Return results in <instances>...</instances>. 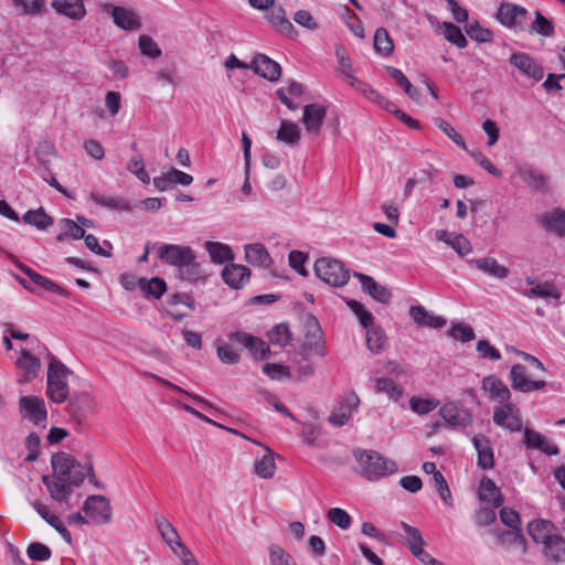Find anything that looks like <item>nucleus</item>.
Masks as SVG:
<instances>
[{
	"label": "nucleus",
	"mask_w": 565,
	"mask_h": 565,
	"mask_svg": "<svg viewBox=\"0 0 565 565\" xmlns=\"http://www.w3.org/2000/svg\"><path fill=\"white\" fill-rule=\"evenodd\" d=\"M409 317L418 326L430 328H443L446 324V319L440 316L427 311L423 306H412L409 308Z\"/></svg>",
	"instance_id": "obj_29"
},
{
	"label": "nucleus",
	"mask_w": 565,
	"mask_h": 565,
	"mask_svg": "<svg viewBox=\"0 0 565 565\" xmlns=\"http://www.w3.org/2000/svg\"><path fill=\"white\" fill-rule=\"evenodd\" d=\"M479 498L482 501L491 502L493 508H499L503 503L500 489L490 478L487 477H483L480 482Z\"/></svg>",
	"instance_id": "obj_36"
},
{
	"label": "nucleus",
	"mask_w": 565,
	"mask_h": 565,
	"mask_svg": "<svg viewBox=\"0 0 565 565\" xmlns=\"http://www.w3.org/2000/svg\"><path fill=\"white\" fill-rule=\"evenodd\" d=\"M61 226L63 232L57 235L58 241H64L66 237L73 239H81L85 237V230L71 218H62Z\"/></svg>",
	"instance_id": "obj_53"
},
{
	"label": "nucleus",
	"mask_w": 565,
	"mask_h": 565,
	"mask_svg": "<svg viewBox=\"0 0 565 565\" xmlns=\"http://www.w3.org/2000/svg\"><path fill=\"white\" fill-rule=\"evenodd\" d=\"M510 381L512 388L521 393L539 391L544 388L547 384L543 380H531L527 375L526 367L520 363L511 367Z\"/></svg>",
	"instance_id": "obj_10"
},
{
	"label": "nucleus",
	"mask_w": 565,
	"mask_h": 565,
	"mask_svg": "<svg viewBox=\"0 0 565 565\" xmlns=\"http://www.w3.org/2000/svg\"><path fill=\"white\" fill-rule=\"evenodd\" d=\"M250 277V269L244 265L230 264L222 270V278L233 289L242 288Z\"/></svg>",
	"instance_id": "obj_22"
},
{
	"label": "nucleus",
	"mask_w": 565,
	"mask_h": 565,
	"mask_svg": "<svg viewBox=\"0 0 565 565\" xmlns=\"http://www.w3.org/2000/svg\"><path fill=\"white\" fill-rule=\"evenodd\" d=\"M360 399L355 393L348 394L330 414L328 420L335 427H342L351 418L359 406Z\"/></svg>",
	"instance_id": "obj_15"
},
{
	"label": "nucleus",
	"mask_w": 565,
	"mask_h": 565,
	"mask_svg": "<svg viewBox=\"0 0 565 565\" xmlns=\"http://www.w3.org/2000/svg\"><path fill=\"white\" fill-rule=\"evenodd\" d=\"M67 399L66 412L75 426V430L81 433L89 413L96 408L97 403L87 392H75Z\"/></svg>",
	"instance_id": "obj_4"
},
{
	"label": "nucleus",
	"mask_w": 565,
	"mask_h": 565,
	"mask_svg": "<svg viewBox=\"0 0 565 565\" xmlns=\"http://www.w3.org/2000/svg\"><path fill=\"white\" fill-rule=\"evenodd\" d=\"M481 386L482 390L488 393V397L491 401L501 404L510 401L511 398V392L509 387L497 375L484 376L481 381Z\"/></svg>",
	"instance_id": "obj_19"
},
{
	"label": "nucleus",
	"mask_w": 565,
	"mask_h": 565,
	"mask_svg": "<svg viewBox=\"0 0 565 565\" xmlns=\"http://www.w3.org/2000/svg\"><path fill=\"white\" fill-rule=\"evenodd\" d=\"M19 404L23 417L28 418L34 425H42L46 422L47 412L42 398L36 396H22Z\"/></svg>",
	"instance_id": "obj_13"
},
{
	"label": "nucleus",
	"mask_w": 565,
	"mask_h": 565,
	"mask_svg": "<svg viewBox=\"0 0 565 565\" xmlns=\"http://www.w3.org/2000/svg\"><path fill=\"white\" fill-rule=\"evenodd\" d=\"M83 511L94 524H106L111 519V505L104 495H89L83 504Z\"/></svg>",
	"instance_id": "obj_7"
},
{
	"label": "nucleus",
	"mask_w": 565,
	"mask_h": 565,
	"mask_svg": "<svg viewBox=\"0 0 565 565\" xmlns=\"http://www.w3.org/2000/svg\"><path fill=\"white\" fill-rule=\"evenodd\" d=\"M327 116V108L320 104H308L303 107L302 122L309 134L318 135Z\"/></svg>",
	"instance_id": "obj_18"
},
{
	"label": "nucleus",
	"mask_w": 565,
	"mask_h": 565,
	"mask_svg": "<svg viewBox=\"0 0 565 565\" xmlns=\"http://www.w3.org/2000/svg\"><path fill=\"white\" fill-rule=\"evenodd\" d=\"M33 507L36 510V512L41 515V518L45 520L46 523L50 524L67 544H72V535L70 531L64 526L62 521L58 519V516L52 514L44 504L38 501L33 503Z\"/></svg>",
	"instance_id": "obj_32"
},
{
	"label": "nucleus",
	"mask_w": 565,
	"mask_h": 565,
	"mask_svg": "<svg viewBox=\"0 0 565 565\" xmlns=\"http://www.w3.org/2000/svg\"><path fill=\"white\" fill-rule=\"evenodd\" d=\"M530 33H536L543 36L554 35V24L546 19L539 10L535 11V19L529 26Z\"/></svg>",
	"instance_id": "obj_52"
},
{
	"label": "nucleus",
	"mask_w": 565,
	"mask_h": 565,
	"mask_svg": "<svg viewBox=\"0 0 565 565\" xmlns=\"http://www.w3.org/2000/svg\"><path fill=\"white\" fill-rule=\"evenodd\" d=\"M493 422L495 425L503 427L510 431H520L522 429V420L520 415H509L507 411L494 408Z\"/></svg>",
	"instance_id": "obj_40"
},
{
	"label": "nucleus",
	"mask_w": 565,
	"mask_h": 565,
	"mask_svg": "<svg viewBox=\"0 0 565 565\" xmlns=\"http://www.w3.org/2000/svg\"><path fill=\"white\" fill-rule=\"evenodd\" d=\"M438 413L451 428H466L472 423L471 413L455 402L444 404Z\"/></svg>",
	"instance_id": "obj_11"
},
{
	"label": "nucleus",
	"mask_w": 565,
	"mask_h": 565,
	"mask_svg": "<svg viewBox=\"0 0 565 565\" xmlns=\"http://www.w3.org/2000/svg\"><path fill=\"white\" fill-rule=\"evenodd\" d=\"M266 19L273 26H277L281 32L289 34L295 28L292 23L286 19V11L281 6H276L268 9V13L266 14Z\"/></svg>",
	"instance_id": "obj_37"
},
{
	"label": "nucleus",
	"mask_w": 565,
	"mask_h": 565,
	"mask_svg": "<svg viewBox=\"0 0 565 565\" xmlns=\"http://www.w3.org/2000/svg\"><path fill=\"white\" fill-rule=\"evenodd\" d=\"M18 15H43L47 12L45 0H12Z\"/></svg>",
	"instance_id": "obj_38"
},
{
	"label": "nucleus",
	"mask_w": 565,
	"mask_h": 565,
	"mask_svg": "<svg viewBox=\"0 0 565 565\" xmlns=\"http://www.w3.org/2000/svg\"><path fill=\"white\" fill-rule=\"evenodd\" d=\"M89 200L95 204L109 210L128 211L130 209L129 203L125 199L107 196L98 192H92L89 194Z\"/></svg>",
	"instance_id": "obj_41"
},
{
	"label": "nucleus",
	"mask_w": 565,
	"mask_h": 565,
	"mask_svg": "<svg viewBox=\"0 0 565 565\" xmlns=\"http://www.w3.org/2000/svg\"><path fill=\"white\" fill-rule=\"evenodd\" d=\"M53 476H43L42 482L46 487L53 500L67 503L72 497V487H79L86 477L96 487L100 484L95 480L93 463L87 468L73 456L64 451L56 452L51 458Z\"/></svg>",
	"instance_id": "obj_1"
},
{
	"label": "nucleus",
	"mask_w": 565,
	"mask_h": 565,
	"mask_svg": "<svg viewBox=\"0 0 565 565\" xmlns=\"http://www.w3.org/2000/svg\"><path fill=\"white\" fill-rule=\"evenodd\" d=\"M277 139L290 146L297 145L300 140V129L298 125L282 119L277 131Z\"/></svg>",
	"instance_id": "obj_43"
},
{
	"label": "nucleus",
	"mask_w": 565,
	"mask_h": 565,
	"mask_svg": "<svg viewBox=\"0 0 565 565\" xmlns=\"http://www.w3.org/2000/svg\"><path fill=\"white\" fill-rule=\"evenodd\" d=\"M497 537V543L504 548L513 546L520 547L522 552L526 551V540L521 529L492 530Z\"/></svg>",
	"instance_id": "obj_23"
},
{
	"label": "nucleus",
	"mask_w": 565,
	"mask_h": 565,
	"mask_svg": "<svg viewBox=\"0 0 565 565\" xmlns=\"http://www.w3.org/2000/svg\"><path fill=\"white\" fill-rule=\"evenodd\" d=\"M527 533L533 539V541L543 545L546 543V541H550L552 536L556 535V533H554L553 523L545 520L530 522L527 525Z\"/></svg>",
	"instance_id": "obj_34"
},
{
	"label": "nucleus",
	"mask_w": 565,
	"mask_h": 565,
	"mask_svg": "<svg viewBox=\"0 0 565 565\" xmlns=\"http://www.w3.org/2000/svg\"><path fill=\"white\" fill-rule=\"evenodd\" d=\"M353 456L360 473L369 481L380 480L397 471V465L375 450L355 449Z\"/></svg>",
	"instance_id": "obj_2"
},
{
	"label": "nucleus",
	"mask_w": 565,
	"mask_h": 565,
	"mask_svg": "<svg viewBox=\"0 0 565 565\" xmlns=\"http://www.w3.org/2000/svg\"><path fill=\"white\" fill-rule=\"evenodd\" d=\"M347 305L356 315L363 328H369L373 326V315L364 307V305L354 299L348 300Z\"/></svg>",
	"instance_id": "obj_57"
},
{
	"label": "nucleus",
	"mask_w": 565,
	"mask_h": 565,
	"mask_svg": "<svg viewBox=\"0 0 565 565\" xmlns=\"http://www.w3.org/2000/svg\"><path fill=\"white\" fill-rule=\"evenodd\" d=\"M315 273L326 284L332 287H343L350 279V271L344 265L332 258H320L315 263Z\"/></svg>",
	"instance_id": "obj_5"
},
{
	"label": "nucleus",
	"mask_w": 565,
	"mask_h": 565,
	"mask_svg": "<svg viewBox=\"0 0 565 565\" xmlns=\"http://www.w3.org/2000/svg\"><path fill=\"white\" fill-rule=\"evenodd\" d=\"M468 263L473 265L478 270L499 279H505L510 275V269L499 264V262L493 257L471 259L468 260Z\"/></svg>",
	"instance_id": "obj_24"
},
{
	"label": "nucleus",
	"mask_w": 565,
	"mask_h": 565,
	"mask_svg": "<svg viewBox=\"0 0 565 565\" xmlns=\"http://www.w3.org/2000/svg\"><path fill=\"white\" fill-rule=\"evenodd\" d=\"M524 444L529 449H539L548 456H555L559 454V449L555 444L546 443V439L540 433L531 429H524Z\"/></svg>",
	"instance_id": "obj_28"
},
{
	"label": "nucleus",
	"mask_w": 565,
	"mask_h": 565,
	"mask_svg": "<svg viewBox=\"0 0 565 565\" xmlns=\"http://www.w3.org/2000/svg\"><path fill=\"white\" fill-rule=\"evenodd\" d=\"M158 531L160 532L163 541L173 548V544L178 545L180 536L172 524L163 516H156L154 519Z\"/></svg>",
	"instance_id": "obj_49"
},
{
	"label": "nucleus",
	"mask_w": 565,
	"mask_h": 565,
	"mask_svg": "<svg viewBox=\"0 0 565 565\" xmlns=\"http://www.w3.org/2000/svg\"><path fill=\"white\" fill-rule=\"evenodd\" d=\"M374 386L377 394L384 393L393 401H398L403 395V388L387 377L375 379Z\"/></svg>",
	"instance_id": "obj_48"
},
{
	"label": "nucleus",
	"mask_w": 565,
	"mask_h": 565,
	"mask_svg": "<svg viewBox=\"0 0 565 565\" xmlns=\"http://www.w3.org/2000/svg\"><path fill=\"white\" fill-rule=\"evenodd\" d=\"M245 258L252 266L268 268L273 259L263 244H249L245 247Z\"/></svg>",
	"instance_id": "obj_30"
},
{
	"label": "nucleus",
	"mask_w": 565,
	"mask_h": 565,
	"mask_svg": "<svg viewBox=\"0 0 565 565\" xmlns=\"http://www.w3.org/2000/svg\"><path fill=\"white\" fill-rule=\"evenodd\" d=\"M269 561L270 565H297L289 553L275 544L269 547Z\"/></svg>",
	"instance_id": "obj_60"
},
{
	"label": "nucleus",
	"mask_w": 565,
	"mask_h": 565,
	"mask_svg": "<svg viewBox=\"0 0 565 565\" xmlns=\"http://www.w3.org/2000/svg\"><path fill=\"white\" fill-rule=\"evenodd\" d=\"M268 455L255 462V473L264 479H269L276 471V463L273 454L267 448Z\"/></svg>",
	"instance_id": "obj_54"
},
{
	"label": "nucleus",
	"mask_w": 565,
	"mask_h": 565,
	"mask_svg": "<svg viewBox=\"0 0 565 565\" xmlns=\"http://www.w3.org/2000/svg\"><path fill=\"white\" fill-rule=\"evenodd\" d=\"M52 8L62 15L73 20H82L86 15L83 0H53Z\"/></svg>",
	"instance_id": "obj_27"
},
{
	"label": "nucleus",
	"mask_w": 565,
	"mask_h": 565,
	"mask_svg": "<svg viewBox=\"0 0 565 565\" xmlns=\"http://www.w3.org/2000/svg\"><path fill=\"white\" fill-rule=\"evenodd\" d=\"M51 360L47 369L46 395L55 404H62L70 396L67 375L71 371L54 355L49 354Z\"/></svg>",
	"instance_id": "obj_3"
},
{
	"label": "nucleus",
	"mask_w": 565,
	"mask_h": 565,
	"mask_svg": "<svg viewBox=\"0 0 565 565\" xmlns=\"http://www.w3.org/2000/svg\"><path fill=\"white\" fill-rule=\"evenodd\" d=\"M250 68L255 74L268 79L269 82H276L281 75L280 65L265 54H256L250 62Z\"/></svg>",
	"instance_id": "obj_17"
},
{
	"label": "nucleus",
	"mask_w": 565,
	"mask_h": 565,
	"mask_svg": "<svg viewBox=\"0 0 565 565\" xmlns=\"http://www.w3.org/2000/svg\"><path fill=\"white\" fill-rule=\"evenodd\" d=\"M138 287L147 299H160L167 291V282L160 277L151 279L141 277L138 280Z\"/></svg>",
	"instance_id": "obj_33"
},
{
	"label": "nucleus",
	"mask_w": 565,
	"mask_h": 565,
	"mask_svg": "<svg viewBox=\"0 0 565 565\" xmlns=\"http://www.w3.org/2000/svg\"><path fill=\"white\" fill-rule=\"evenodd\" d=\"M523 296L526 298H554L556 300L559 299L561 295L555 289L554 285L552 282L545 281L542 284L535 285L531 289H525L523 292Z\"/></svg>",
	"instance_id": "obj_50"
},
{
	"label": "nucleus",
	"mask_w": 565,
	"mask_h": 565,
	"mask_svg": "<svg viewBox=\"0 0 565 565\" xmlns=\"http://www.w3.org/2000/svg\"><path fill=\"white\" fill-rule=\"evenodd\" d=\"M138 44H139L140 52L146 56H149L151 58H157L161 55V50L159 49L158 44L149 35H146V34L140 35Z\"/></svg>",
	"instance_id": "obj_64"
},
{
	"label": "nucleus",
	"mask_w": 565,
	"mask_h": 565,
	"mask_svg": "<svg viewBox=\"0 0 565 565\" xmlns=\"http://www.w3.org/2000/svg\"><path fill=\"white\" fill-rule=\"evenodd\" d=\"M526 17L527 10L524 7L510 2L502 3L497 13L502 25L520 31L525 30Z\"/></svg>",
	"instance_id": "obj_9"
},
{
	"label": "nucleus",
	"mask_w": 565,
	"mask_h": 565,
	"mask_svg": "<svg viewBox=\"0 0 565 565\" xmlns=\"http://www.w3.org/2000/svg\"><path fill=\"white\" fill-rule=\"evenodd\" d=\"M17 365L25 372V374L19 379V383H25L36 377L41 369L40 360L26 350L21 351V356L17 360Z\"/></svg>",
	"instance_id": "obj_31"
},
{
	"label": "nucleus",
	"mask_w": 565,
	"mask_h": 565,
	"mask_svg": "<svg viewBox=\"0 0 565 565\" xmlns=\"http://www.w3.org/2000/svg\"><path fill=\"white\" fill-rule=\"evenodd\" d=\"M516 173L531 191L540 193L550 191V178L541 170L532 166H523L516 169Z\"/></svg>",
	"instance_id": "obj_12"
},
{
	"label": "nucleus",
	"mask_w": 565,
	"mask_h": 565,
	"mask_svg": "<svg viewBox=\"0 0 565 565\" xmlns=\"http://www.w3.org/2000/svg\"><path fill=\"white\" fill-rule=\"evenodd\" d=\"M542 226L551 233L558 236H565V211L555 207L552 211L545 212L540 217Z\"/></svg>",
	"instance_id": "obj_26"
},
{
	"label": "nucleus",
	"mask_w": 565,
	"mask_h": 565,
	"mask_svg": "<svg viewBox=\"0 0 565 565\" xmlns=\"http://www.w3.org/2000/svg\"><path fill=\"white\" fill-rule=\"evenodd\" d=\"M328 520L338 525L342 530L350 527L352 518L350 514L341 508H332L327 513Z\"/></svg>",
	"instance_id": "obj_61"
},
{
	"label": "nucleus",
	"mask_w": 565,
	"mask_h": 565,
	"mask_svg": "<svg viewBox=\"0 0 565 565\" xmlns=\"http://www.w3.org/2000/svg\"><path fill=\"white\" fill-rule=\"evenodd\" d=\"M17 266L36 286H39V287H41V288H43V289H45V290H47L50 292L56 294V295H58V296H61L63 298H70L71 297V292L68 290H66L62 286L57 285L53 280H51V279L42 276L41 274L36 273L35 270H33L32 268L28 267L26 265H24L22 263H19Z\"/></svg>",
	"instance_id": "obj_20"
},
{
	"label": "nucleus",
	"mask_w": 565,
	"mask_h": 565,
	"mask_svg": "<svg viewBox=\"0 0 565 565\" xmlns=\"http://www.w3.org/2000/svg\"><path fill=\"white\" fill-rule=\"evenodd\" d=\"M34 154L38 162L50 172L51 158L56 156L54 143L47 139L41 140L34 150Z\"/></svg>",
	"instance_id": "obj_46"
},
{
	"label": "nucleus",
	"mask_w": 565,
	"mask_h": 565,
	"mask_svg": "<svg viewBox=\"0 0 565 565\" xmlns=\"http://www.w3.org/2000/svg\"><path fill=\"white\" fill-rule=\"evenodd\" d=\"M353 276L359 279L362 286V290L370 295L374 300L381 303H387L392 297L391 291L379 285L371 276L361 273H353Z\"/></svg>",
	"instance_id": "obj_21"
},
{
	"label": "nucleus",
	"mask_w": 565,
	"mask_h": 565,
	"mask_svg": "<svg viewBox=\"0 0 565 565\" xmlns=\"http://www.w3.org/2000/svg\"><path fill=\"white\" fill-rule=\"evenodd\" d=\"M386 337L381 328L369 329L366 332V345L373 353H380L385 345Z\"/></svg>",
	"instance_id": "obj_56"
},
{
	"label": "nucleus",
	"mask_w": 565,
	"mask_h": 565,
	"mask_svg": "<svg viewBox=\"0 0 565 565\" xmlns=\"http://www.w3.org/2000/svg\"><path fill=\"white\" fill-rule=\"evenodd\" d=\"M269 340L274 344L286 347L290 344L292 340V334L288 326L280 323L271 329V331L269 332Z\"/></svg>",
	"instance_id": "obj_58"
},
{
	"label": "nucleus",
	"mask_w": 565,
	"mask_h": 565,
	"mask_svg": "<svg viewBox=\"0 0 565 565\" xmlns=\"http://www.w3.org/2000/svg\"><path fill=\"white\" fill-rule=\"evenodd\" d=\"M373 46L374 50L383 56H390L393 53L394 43L385 28L381 26L376 29Z\"/></svg>",
	"instance_id": "obj_45"
},
{
	"label": "nucleus",
	"mask_w": 565,
	"mask_h": 565,
	"mask_svg": "<svg viewBox=\"0 0 565 565\" xmlns=\"http://www.w3.org/2000/svg\"><path fill=\"white\" fill-rule=\"evenodd\" d=\"M478 454V466L488 470L494 466V456L489 438L486 436H473L471 439Z\"/></svg>",
	"instance_id": "obj_25"
},
{
	"label": "nucleus",
	"mask_w": 565,
	"mask_h": 565,
	"mask_svg": "<svg viewBox=\"0 0 565 565\" xmlns=\"http://www.w3.org/2000/svg\"><path fill=\"white\" fill-rule=\"evenodd\" d=\"M435 125L444 132L446 134L457 146L460 148L467 150L466 142L463 137L458 134L455 128L443 118H435L434 119Z\"/></svg>",
	"instance_id": "obj_62"
},
{
	"label": "nucleus",
	"mask_w": 565,
	"mask_h": 565,
	"mask_svg": "<svg viewBox=\"0 0 565 565\" xmlns=\"http://www.w3.org/2000/svg\"><path fill=\"white\" fill-rule=\"evenodd\" d=\"M335 56L340 66L341 73L345 76V79L348 81L350 76H353V66L351 58L349 56L348 51L342 45L335 46Z\"/></svg>",
	"instance_id": "obj_63"
},
{
	"label": "nucleus",
	"mask_w": 565,
	"mask_h": 565,
	"mask_svg": "<svg viewBox=\"0 0 565 565\" xmlns=\"http://www.w3.org/2000/svg\"><path fill=\"white\" fill-rule=\"evenodd\" d=\"M179 277L182 280L186 281H198L201 279H205L206 273L202 268L201 264L196 262V256L193 253V257L191 260L185 262L180 268H179Z\"/></svg>",
	"instance_id": "obj_39"
},
{
	"label": "nucleus",
	"mask_w": 565,
	"mask_h": 565,
	"mask_svg": "<svg viewBox=\"0 0 565 565\" xmlns=\"http://www.w3.org/2000/svg\"><path fill=\"white\" fill-rule=\"evenodd\" d=\"M105 8L110 10L113 22L119 29L135 31L141 28V19L132 9L113 4H106Z\"/></svg>",
	"instance_id": "obj_14"
},
{
	"label": "nucleus",
	"mask_w": 565,
	"mask_h": 565,
	"mask_svg": "<svg viewBox=\"0 0 565 565\" xmlns=\"http://www.w3.org/2000/svg\"><path fill=\"white\" fill-rule=\"evenodd\" d=\"M543 554L550 562H565V540L559 534L552 536V539L544 544Z\"/></svg>",
	"instance_id": "obj_35"
},
{
	"label": "nucleus",
	"mask_w": 565,
	"mask_h": 565,
	"mask_svg": "<svg viewBox=\"0 0 565 565\" xmlns=\"http://www.w3.org/2000/svg\"><path fill=\"white\" fill-rule=\"evenodd\" d=\"M387 74L395 79V82L404 89L405 94L409 98H417L418 97V90L416 87L413 86V84L409 82V79L404 75V73L394 66H386L385 67Z\"/></svg>",
	"instance_id": "obj_51"
},
{
	"label": "nucleus",
	"mask_w": 565,
	"mask_h": 565,
	"mask_svg": "<svg viewBox=\"0 0 565 565\" xmlns=\"http://www.w3.org/2000/svg\"><path fill=\"white\" fill-rule=\"evenodd\" d=\"M306 328V340L299 350L302 360L307 361L313 354L323 358L327 354L326 343L322 338V330L315 316L308 317Z\"/></svg>",
	"instance_id": "obj_6"
},
{
	"label": "nucleus",
	"mask_w": 565,
	"mask_h": 565,
	"mask_svg": "<svg viewBox=\"0 0 565 565\" xmlns=\"http://www.w3.org/2000/svg\"><path fill=\"white\" fill-rule=\"evenodd\" d=\"M26 554L34 562H45L52 556L50 547L40 542L31 543L26 548Z\"/></svg>",
	"instance_id": "obj_59"
},
{
	"label": "nucleus",
	"mask_w": 565,
	"mask_h": 565,
	"mask_svg": "<svg viewBox=\"0 0 565 565\" xmlns=\"http://www.w3.org/2000/svg\"><path fill=\"white\" fill-rule=\"evenodd\" d=\"M444 35L448 42L456 45L459 49L467 46L468 42L466 36L462 34L460 28L451 22H444Z\"/></svg>",
	"instance_id": "obj_55"
},
{
	"label": "nucleus",
	"mask_w": 565,
	"mask_h": 565,
	"mask_svg": "<svg viewBox=\"0 0 565 565\" xmlns=\"http://www.w3.org/2000/svg\"><path fill=\"white\" fill-rule=\"evenodd\" d=\"M401 527L405 533L404 545L411 551L412 554L420 550L424 545L422 532L406 522H401Z\"/></svg>",
	"instance_id": "obj_44"
},
{
	"label": "nucleus",
	"mask_w": 565,
	"mask_h": 565,
	"mask_svg": "<svg viewBox=\"0 0 565 565\" xmlns=\"http://www.w3.org/2000/svg\"><path fill=\"white\" fill-rule=\"evenodd\" d=\"M509 62L515 68H518L523 75L533 78L534 81H541L544 76L543 67L537 64L527 53L515 52L512 53Z\"/></svg>",
	"instance_id": "obj_16"
},
{
	"label": "nucleus",
	"mask_w": 565,
	"mask_h": 565,
	"mask_svg": "<svg viewBox=\"0 0 565 565\" xmlns=\"http://www.w3.org/2000/svg\"><path fill=\"white\" fill-rule=\"evenodd\" d=\"M194 250L190 246L178 244H162L157 249V256L170 266L180 268L193 257Z\"/></svg>",
	"instance_id": "obj_8"
},
{
	"label": "nucleus",
	"mask_w": 565,
	"mask_h": 565,
	"mask_svg": "<svg viewBox=\"0 0 565 565\" xmlns=\"http://www.w3.org/2000/svg\"><path fill=\"white\" fill-rule=\"evenodd\" d=\"M22 220L25 224L35 226L38 230H46L53 223L52 217L44 212L43 207L29 210L24 213Z\"/></svg>",
	"instance_id": "obj_47"
},
{
	"label": "nucleus",
	"mask_w": 565,
	"mask_h": 565,
	"mask_svg": "<svg viewBox=\"0 0 565 565\" xmlns=\"http://www.w3.org/2000/svg\"><path fill=\"white\" fill-rule=\"evenodd\" d=\"M205 249L207 250L211 260L215 264H223L232 260L234 255L231 247L226 244L218 242H206Z\"/></svg>",
	"instance_id": "obj_42"
}]
</instances>
